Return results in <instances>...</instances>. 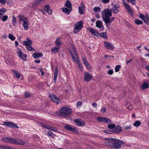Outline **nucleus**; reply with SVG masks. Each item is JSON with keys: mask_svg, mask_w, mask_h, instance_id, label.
<instances>
[{"mask_svg": "<svg viewBox=\"0 0 149 149\" xmlns=\"http://www.w3.org/2000/svg\"><path fill=\"white\" fill-rule=\"evenodd\" d=\"M106 140L108 141L105 143L107 146L116 149L120 148L124 143L123 141L114 138H108Z\"/></svg>", "mask_w": 149, "mask_h": 149, "instance_id": "1", "label": "nucleus"}, {"mask_svg": "<svg viewBox=\"0 0 149 149\" xmlns=\"http://www.w3.org/2000/svg\"><path fill=\"white\" fill-rule=\"evenodd\" d=\"M112 12L111 10L108 8L104 9L102 13V17L103 21L106 23L107 20H109V17H111Z\"/></svg>", "mask_w": 149, "mask_h": 149, "instance_id": "2", "label": "nucleus"}, {"mask_svg": "<svg viewBox=\"0 0 149 149\" xmlns=\"http://www.w3.org/2000/svg\"><path fill=\"white\" fill-rule=\"evenodd\" d=\"M72 112V111L71 109L66 107H62L60 110V113L65 116H67L70 114Z\"/></svg>", "mask_w": 149, "mask_h": 149, "instance_id": "3", "label": "nucleus"}, {"mask_svg": "<svg viewBox=\"0 0 149 149\" xmlns=\"http://www.w3.org/2000/svg\"><path fill=\"white\" fill-rule=\"evenodd\" d=\"M83 22L81 21L77 22L74 26V33H77L80 31L83 28Z\"/></svg>", "mask_w": 149, "mask_h": 149, "instance_id": "4", "label": "nucleus"}, {"mask_svg": "<svg viewBox=\"0 0 149 149\" xmlns=\"http://www.w3.org/2000/svg\"><path fill=\"white\" fill-rule=\"evenodd\" d=\"M51 101L55 102L56 104H59L61 102V100L59 97L53 94H51L49 96Z\"/></svg>", "mask_w": 149, "mask_h": 149, "instance_id": "5", "label": "nucleus"}, {"mask_svg": "<svg viewBox=\"0 0 149 149\" xmlns=\"http://www.w3.org/2000/svg\"><path fill=\"white\" fill-rule=\"evenodd\" d=\"M75 124L78 126H82L84 125V121L80 118L75 119L74 120Z\"/></svg>", "mask_w": 149, "mask_h": 149, "instance_id": "6", "label": "nucleus"}, {"mask_svg": "<svg viewBox=\"0 0 149 149\" xmlns=\"http://www.w3.org/2000/svg\"><path fill=\"white\" fill-rule=\"evenodd\" d=\"M97 120L102 122H105L106 123H109L111 122V120L106 118L99 117L97 118Z\"/></svg>", "mask_w": 149, "mask_h": 149, "instance_id": "7", "label": "nucleus"}, {"mask_svg": "<svg viewBox=\"0 0 149 149\" xmlns=\"http://www.w3.org/2000/svg\"><path fill=\"white\" fill-rule=\"evenodd\" d=\"M3 125L8 126L9 127L15 128H19V127L17 126V124L12 122H4L3 123Z\"/></svg>", "mask_w": 149, "mask_h": 149, "instance_id": "8", "label": "nucleus"}, {"mask_svg": "<svg viewBox=\"0 0 149 149\" xmlns=\"http://www.w3.org/2000/svg\"><path fill=\"white\" fill-rule=\"evenodd\" d=\"M17 53L19 57L24 61L26 60V57L27 55L24 53H22L21 51L19 50L18 52H17Z\"/></svg>", "mask_w": 149, "mask_h": 149, "instance_id": "9", "label": "nucleus"}, {"mask_svg": "<svg viewBox=\"0 0 149 149\" xmlns=\"http://www.w3.org/2000/svg\"><path fill=\"white\" fill-rule=\"evenodd\" d=\"M120 8V6L118 4H116L114 5L113 6L112 8L111 11L112 10L113 13L115 14H117L118 13L119 9Z\"/></svg>", "mask_w": 149, "mask_h": 149, "instance_id": "10", "label": "nucleus"}, {"mask_svg": "<svg viewBox=\"0 0 149 149\" xmlns=\"http://www.w3.org/2000/svg\"><path fill=\"white\" fill-rule=\"evenodd\" d=\"M72 126L73 125H65L64 126V128L67 130L73 132H75L77 131V130L75 128V127Z\"/></svg>", "mask_w": 149, "mask_h": 149, "instance_id": "11", "label": "nucleus"}, {"mask_svg": "<svg viewBox=\"0 0 149 149\" xmlns=\"http://www.w3.org/2000/svg\"><path fill=\"white\" fill-rule=\"evenodd\" d=\"M85 6L84 4L82 3H81L80 6H79L78 10L79 14L83 15L84 14V11L85 10Z\"/></svg>", "mask_w": 149, "mask_h": 149, "instance_id": "12", "label": "nucleus"}, {"mask_svg": "<svg viewBox=\"0 0 149 149\" xmlns=\"http://www.w3.org/2000/svg\"><path fill=\"white\" fill-rule=\"evenodd\" d=\"M92 78V76L88 72L84 73V80L86 81H89Z\"/></svg>", "mask_w": 149, "mask_h": 149, "instance_id": "13", "label": "nucleus"}, {"mask_svg": "<svg viewBox=\"0 0 149 149\" xmlns=\"http://www.w3.org/2000/svg\"><path fill=\"white\" fill-rule=\"evenodd\" d=\"M104 45L105 47L110 50H113L114 49L113 46L110 42H104Z\"/></svg>", "mask_w": 149, "mask_h": 149, "instance_id": "14", "label": "nucleus"}, {"mask_svg": "<svg viewBox=\"0 0 149 149\" xmlns=\"http://www.w3.org/2000/svg\"><path fill=\"white\" fill-rule=\"evenodd\" d=\"M123 4L126 9L130 12L131 15H133V12L130 7L125 1L123 2Z\"/></svg>", "mask_w": 149, "mask_h": 149, "instance_id": "15", "label": "nucleus"}, {"mask_svg": "<svg viewBox=\"0 0 149 149\" xmlns=\"http://www.w3.org/2000/svg\"><path fill=\"white\" fill-rule=\"evenodd\" d=\"M96 27L101 30H102L104 29L102 22V21L100 20L97 21L96 22Z\"/></svg>", "mask_w": 149, "mask_h": 149, "instance_id": "16", "label": "nucleus"}, {"mask_svg": "<svg viewBox=\"0 0 149 149\" xmlns=\"http://www.w3.org/2000/svg\"><path fill=\"white\" fill-rule=\"evenodd\" d=\"M25 143L24 141L19 139L15 138L14 144L17 145H23Z\"/></svg>", "mask_w": 149, "mask_h": 149, "instance_id": "17", "label": "nucleus"}, {"mask_svg": "<svg viewBox=\"0 0 149 149\" xmlns=\"http://www.w3.org/2000/svg\"><path fill=\"white\" fill-rule=\"evenodd\" d=\"M58 69L57 67L55 68L54 72V83H56V79L58 76Z\"/></svg>", "mask_w": 149, "mask_h": 149, "instance_id": "18", "label": "nucleus"}, {"mask_svg": "<svg viewBox=\"0 0 149 149\" xmlns=\"http://www.w3.org/2000/svg\"><path fill=\"white\" fill-rule=\"evenodd\" d=\"M114 128L113 130V132L115 133H119L122 131V128L120 126H116Z\"/></svg>", "mask_w": 149, "mask_h": 149, "instance_id": "19", "label": "nucleus"}, {"mask_svg": "<svg viewBox=\"0 0 149 149\" xmlns=\"http://www.w3.org/2000/svg\"><path fill=\"white\" fill-rule=\"evenodd\" d=\"M88 30L93 35L96 36H98V33L94 29H93V28H89L88 29Z\"/></svg>", "mask_w": 149, "mask_h": 149, "instance_id": "20", "label": "nucleus"}, {"mask_svg": "<svg viewBox=\"0 0 149 149\" xmlns=\"http://www.w3.org/2000/svg\"><path fill=\"white\" fill-rule=\"evenodd\" d=\"M82 60L86 67L88 70L91 67L90 65L87 62L86 58L85 57H83L82 58Z\"/></svg>", "mask_w": 149, "mask_h": 149, "instance_id": "21", "label": "nucleus"}, {"mask_svg": "<svg viewBox=\"0 0 149 149\" xmlns=\"http://www.w3.org/2000/svg\"><path fill=\"white\" fill-rule=\"evenodd\" d=\"M32 44V41L30 39H27L26 41H24L23 42V44L25 46L31 45Z\"/></svg>", "mask_w": 149, "mask_h": 149, "instance_id": "22", "label": "nucleus"}, {"mask_svg": "<svg viewBox=\"0 0 149 149\" xmlns=\"http://www.w3.org/2000/svg\"><path fill=\"white\" fill-rule=\"evenodd\" d=\"M33 57L35 59H36L39 57H42V54L40 53H34L32 55Z\"/></svg>", "mask_w": 149, "mask_h": 149, "instance_id": "23", "label": "nucleus"}, {"mask_svg": "<svg viewBox=\"0 0 149 149\" xmlns=\"http://www.w3.org/2000/svg\"><path fill=\"white\" fill-rule=\"evenodd\" d=\"M44 9L45 11L49 15H50L52 14V11L50 9L49 6V5H47L45 6Z\"/></svg>", "mask_w": 149, "mask_h": 149, "instance_id": "24", "label": "nucleus"}, {"mask_svg": "<svg viewBox=\"0 0 149 149\" xmlns=\"http://www.w3.org/2000/svg\"><path fill=\"white\" fill-rule=\"evenodd\" d=\"M7 11V10L4 8L0 9V20L1 19L2 16L5 14Z\"/></svg>", "mask_w": 149, "mask_h": 149, "instance_id": "25", "label": "nucleus"}, {"mask_svg": "<svg viewBox=\"0 0 149 149\" xmlns=\"http://www.w3.org/2000/svg\"><path fill=\"white\" fill-rule=\"evenodd\" d=\"M72 10V9H70L68 8H63L62 9V11L63 12L67 13L68 15H69L70 13L71 12Z\"/></svg>", "mask_w": 149, "mask_h": 149, "instance_id": "26", "label": "nucleus"}, {"mask_svg": "<svg viewBox=\"0 0 149 149\" xmlns=\"http://www.w3.org/2000/svg\"><path fill=\"white\" fill-rule=\"evenodd\" d=\"M18 17L19 18V21H22L23 23L28 21L27 18L21 15H19Z\"/></svg>", "mask_w": 149, "mask_h": 149, "instance_id": "27", "label": "nucleus"}, {"mask_svg": "<svg viewBox=\"0 0 149 149\" xmlns=\"http://www.w3.org/2000/svg\"><path fill=\"white\" fill-rule=\"evenodd\" d=\"M61 37H60L58 38L55 41V43L57 46H60L62 44L61 42H60V40L61 39Z\"/></svg>", "mask_w": 149, "mask_h": 149, "instance_id": "28", "label": "nucleus"}, {"mask_svg": "<svg viewBox=\"0 0 149 149\" xmlns=\"http://www.w3.org/2000/svg\"><path fill=\"white\" fill-rule=\"evenodd\" d=\"M149 87V84L146 82L144 83L141 86V88L143 90H144L146 88H148Z\"/></svg>", "mask_w": 149, "mask_h": 149, "instance_id": "29", "label": "nucleus"}, {"mask_svg": "<svg viewBox=\"0 0 149 149\" xmlns=\"http://www.w3.org/2000/svg\"><path fill=\"white\" fill-rule=\"evenodd\" d=\"M59 48L60 47L58 46L55 47L51 49V51L53 53H57L58 52Z\"/></svg>", "mask_w": 149, "mask_h": 149, "instance_id": "30", "label": "nucleus"}, {"mask_svg": "<svg viewBox=\"0 0 149 149\" xmlns=\"http://www.w3.org/2000/svg\"><path fill=\"white\" fill-rule=\"evenodd\" d=\"M72 3L69 1H67L66 2V3L65 4V6L68 8L72 9Z\"/></svg>", "mask_w": 149, "mask_h": 149, "instance_id": "31", "label": "nucleus"}, {"mask_svg": "<svg viewBox=\"0 0 149 149\" xmlns=\"http://www.w3.org/2000/svg\"><path fill=\"white\" fill-rule=\"evenodd\" d=\"M76 62L77 63L79 69H80V70H82V66L79 58H77V59H76Z\"/></svg>", "mask_w": 149, "mask_h": 149, "instance_id": "32", "label": "nucleus"}, {"mask_svg": "<svg viewBox=\"0 0 149 149\" xmlns=\"http://www.w3.org/2000/svg\"><path fill=\"white\" fill-rule=\"evenodd\" d=\"M13 73L15 74L16 77L18 79H19L20 77V74L19 72L14 70H12Z\"/></svg>", "mask_w": 149, "mask_h": 149, "instance_id": "33", "label": "nucleus"}, {"mask_svg": "<svg viewBox=\"0 0 149 149\" xmlns=\"http://www.w3.org/2000/svg\"><path fill=\"white\" fill-rule=\"evenodd\" d=\"M9 137H3L2 138V139H1L2 141L5 143H9Z\"/></svg>", "mask_w": 149, "mask_h": 149, "instance_id": "34", "label": "nucleus"}, {"mask_svg": "<svg viewBox=\"0 0 149 149\" xmlns=\"http://www.w3.org/2000/svg\"><path fill=\"white\" fill-rule=\"evenodd\" d=\"M29 23L28 21L23 23V26L25 29H28Z\"/></svg>", "mask_w": 149, "mask_h": 149, "instance_id": "35", "label": "nucleus"}, {"mask_svg": "<svg viewBox=\"0 0 149 149\" xmlns=\"http://www.w3.org/2000/svg\"><path fill=\"white\" fill-rule=\"evenodd\" d=\"M109 17V20H107L106 24L107 25V24H111L112 21L114 20L115 19V18L113 17H112L111 18Z\"/></svg>", "mask_w": 149, "mask_h": 149, "instance_id": "36", "label": "nucleus"}, {"mask_svg": "<svg viewBox=\"0 0 149 149\" xmlns=\"http://www.w3.org/2000/svg\"><path fill=\"white\" fill-rule=\"evenodd\" d=\"M12 24L14 26H15L17 24V22L16 21V18L14 16H13Z\"/></svg>", "mask_w": 149, "mask_h": 149, "instance_id": "37", "label": "nucleus"}, {"mask_svg": "<svg viewBox=\"0 0 149 149\" xmlns=\"http://www.w3.org/2000/svg\"><path fill=\"white\" fill-rule=\"evenodd\" d=\"M134 22L137 25L141 24H142L143 23L142 21L136 19H135Z\"/></svg>", "mask_w": 149, "mask_h": 149, "instance_id": "38", "label": "nucleus"}, {"mask_svg": "<svg viewBox=\"0 0 149 149\" xmlns=\"http://www.w3.org/2000/svg\"><path fill=\"white\" fill-rule=\"evenodd\" d=\"M15 138L10 137L9 138V143L14 144Z\"/></svg>", "mask_w": 149, "mask_h": 149, "instance_id": "39", "label": "nucleus"}, {"mask_svg": "<svg viewBox=\"0 0 149 149\" xmlns=\"http://www.w3.org/2000/svg\"><path fill=\"white\" fill-rule=\"evenodd\" d=\"M141 124V123L139 120H137L135 121L134 125V126L138 127Z\"/></svg>", "mask_w": 149, "mask_h": 149, "instance_id": "40", "label": "nucleus"}, {"mask_svg": "<svg viewBox=\"0 0 149 149\" xmlns=\"http://www.w3.org/2000/svg\"><path fill=\"white\" fill-rule=\"evenodd\" d=\"M139 17L142 19L145 22H146V19L145 18V15L142 14H140L139 15Z\"/></svg>", "mask_w": 149, "mask_h": 149, "instance_id": "41", "label": "nucleus"}, {"mask_svg": "<svg viewBox=\"0 0 149 149\" xmlns=\"http://www.w3.org/2000/svg\"><path fill=\"white\" fill-rule=\"evenodd\" d=\"M100 36L101 37L105 38L107 39V34L105 32H102L100 33Z\"/></svg>", "mask_w": 149, "mask_h": 149, "instance_id": "42", "label": "nucleus"}, {"mask_svg": "<svg viewBox=\"0 0 149 149\" xmlns=\"http://www.w3.org/2000/svg\"><path fill=\"white\" fill-rule=\"evenodd\" d=\"M40 2L39 0H36L33 3L32 6L33 7H35L37 5L40 3Z\"/></svg>", "mask_w": 149, "mask_h": 149, "instance_id": "43", "label": "nucleus"}, {"mask_svg": "<svg viewBox=\"0 0 149 149\" xmlns=\"http://www.w3.org/2000/svg\"><path fill=\"white\" fill-rule=\"evenodd\" d=\"M2 20L3 22L6 21L8 18V17L6 15H3L2 17Z\"/></svg>", "mask_w": 149, "mask_h": 149, "instance_id": "44", "label": "nucleus"}, {"mask_svg": "<svg viewBox=\"0 0 149 149\" xmlns=\"http://www.w3.org/2000/svg\"><path fill=\"white\" fill-rule=\"evenodd\" d=\"M121 67V65H118L116 66L115 68V72H118L119 71V69Z\"/></svg>", "mask_w": 149, "mask_h": 149, "instance_id": "45", "label": "nucleus"}, {"mask_svg": "<svg viewBox=\"0 0 149 149\" xmlns=\"http://www.w3.org/2000/svg\"><path fill=\"white\" fill-rule=\"evenodd\" d=\"M41 125H42V126L43 127L45 128H46V129L50 130V129L51 128V126H49L48 125H44L42 124H40Z\"/></svg>", "mask_w": 149, "mask_h": 149, "instance_id": "46", "label": "nucleus"}, {"mask_svg": "<svg viewBox=\"0 0 149 149\" xmlns=\"http://www.w3.org/2000/svg\"><path fill=\"white\" fill-rule=\"evenodd\" d=\"M47 134L49 136H51L52 137H54L55 136V135L53 134V133L52 132L50 131H48V132L47 133Z\"/></svg>", "mask_w": 149, "mask_h": 149, "instance_id": "47", "label": "nucleus"}, {"mask_svg": "<svg viewBox=\"0 0 149 149\" xmlns=\"http://www.w3.org/2000/svg\"><path fill=\"white\" fill-rule=\"evenodd\" d=\"M100 10V8L99 7H95L93 10L95 13L99 11Z\"/></svg>", "mask_w": 149, "mask_h": 149, "instance_id": "48", "label": "nucleus"}, {"mask_svg": "<svg viewBox=\"0 0 149 149\" xmlns=\"http://www.w3.org/2000/svg\"><path fill=\"white\" fill-rule=\"evenodd\" d=\"M27 50L29 51H31L33 50V47L31 45L26 46Z\"/></svg>", "mask_w": 149, "mask_h": 149, "instance_id": "49", "label": "nucleus"}, {"mask_svg": "<svg viewBox=\"0 0 149 149\" xmlns=\"http://www.w3.org/2000/svg\"><path fill=\"white\" fill-rule=\"evenodd\" d=\"M8 38L9 39H10L12 40H14L15 39V37H14L12 34H9V35Z\"/></svg>", "mask_w": 149, "mask_h": 149, "instance_id": "50", "label": "nucleus"}, {"mask_svg": "<svg viewBox=\"0 0 149 149\" xmlns=\"http://www.w3.org/2000/svg\"><path fill=\"white\" fill-rule=\"evenodd\" d=\"M127 1L129 2H130L132 5H134L135 4L136 2V0H127Z\"/></svg>", "mask_w": 149, "mask_h": 149, "instance_id": "51", "label": "nucleus"}, {"mask_svg": "<svg viewBox=\"0 0 149 149\" xmlns=\"http://www.w3.org/2000/svg\"><path fill=\"white\" fill-rule=\"evenodd\" d=\"M115 125L114 124H111L109 125H108V128L110 129H113L115 127Z\"/></svg>", "mask_w": 149, "mask_h": 149, "instance_id": "52", "label": "nucleus"}, {"mask_svg": "<svg viewBox=\"0 0 149 149\" xmlns=\"http://www.w3.org/2000/svg\"><path fill=\"white\" fill-rule=\"evenodd\" d=\"M82 103L81 101L78 102L77 104V107L78 108L80 107H81V106L82 105Z\"/></svg>", "mask_w": 149, "mask_h": 149, "instance_id": "53", "label": "nucleus"}, {"mask_svg": "<svg viewBox=\"0 0 149 149\" xmlns=\"http://www.w3.org/2000/svg\"><path fill=\"white\" fill-rule=\"evenodd\" d=\"M50 130L53 131L55 132H56L58 131V130L56 128L54 127H52V126L50 129Z\"/></svg>", "mask_w": 149, "mask_h": 149, "instance_id": "54", "label": "nucleus"}, {"mask_svg": "<svg viewBox=\"0 0 149 149\" xmlns=\"http://www.w3.org/2000/svg\"><path fill=\"white\" fill-rule=\"evenodd\" d=\"M7 0H0V3L2 5H4L5 4Z\"/></svg>", "mask_w": 149, "mask_h": 149, "instance_id": "55", "label": "nucleus"}, {"mask_svg": "<svg viewBox=\"0 0 149 149\" xmlns=\"http://www.w3.org/2000/svg\"><path fill=\"white\" fill-rule=\"evenodd\" d=\"M106 111V109L104 107L102 108L101 109V111L103 113H104Z\"/></svg>", "mask_w": 149, "mask_h": 149, "instance_id": "56", "label": "nucleus"}, {"mask_svg": "<svg viewBox=\"0 0 149 149\" xmlns=\"http://www.w3.org/2000/svg\"><path fill=\"white\" fill-rule=\"evenodd\" d=\"M64 143L66 146H68L70 143V142L68 140H66L64 141Z\"/></svg>", "mask_w": 149, "mask_h": 149, "instance_id": "57", "label": "nucleus"}, {"mask_svg": "<svg viewBox=\"0 0 149 149\" xmlns=\"http://www.w3.org/2000/svg\"><path fill=\"white\" fill-rule=\"evenodd\" d=\"M39 70L40 72L41 73L40 75L42 76L44 75V73L43 70H42V68H40Z\"/></svg>", "mask_w": 149, "mask_h": 149, "instance_id": "58", "label": "nucleus"}, {"mask_svg": "<svg viewBox=\"0 0 149 149\" xmlns=\"http://www.w3.org/2000/svg\"><path fill=\"white\" fill-rule=\"evenodd\" d=\"M113 71L112 70H109L107 72L108 74L110 75H111L113 73Z\"/></svg>", "mask_w": 149, "mask_h": 149, "instance_id": "59", "label": "nucleus"}, {"mask_svg": "<svg viewBox=\"0 0 149 149\" xmlns=\"http://www.w3.org/2000/svg\"><path fill=\"white\" fill-rule=\"evenodd\" d=\"M24 95L25 97L26 98L29 97L30 95V94L27 92H25Z\"/></svg>", "mask_w": 149, "mask_h": 149, "instance_id": "60", "label": "nucleus"}, {"mask_svg": "<svg viewBox=\"0 0 149 149\" xmlns=\"http://www.w3.org/2000/svg\"><path fill=\"white\" fill-rule=\"evenodd\" d=\"M110 0H102V2L104 3H108Z\"/></svg>", "mask_w": 149, "mask_h": 149, "instance_id": "61", "label": "nucleus"}, {"mask_svg": "<svg viewBox=\"0 0 149 149\" xmlns=\"http://www.w3.org/2000/svg\"><path fill=\"white\" fill-rule=\"evenodd\" d=\"M74 52V55L75 56V57L77 59V58H78V54H77V51H74V52Z\"/></svg>", "mask_w": 149, "mask_h": 149, "instance_id": "62", "label": "nucleus"}, {"mask_svg": "<svg viewBox=\"0 0 149 149\" xmlns=\"http://www.w3.org/2000/svg\"><path fill=\"white\" fill-rule=\"evenodd\" d=\"M92 105L93 106H94L95 108H97V104L96 103H95V102H93V103H92Z\"/></svg>", "mask_w": 149, "mask_h": 149, "instance_id": "63", "label": "nucleus"}, {"mask_svg": "<svg viewBox=\"0 0 149 149\" xmlns=\"http://www.w3.org/2000/svg\"><path fill=\"white\" fill-rule=\"evenodd\" d=\"M145 18L147 19V20H148L149 19V16L148 14H146L145 15Z\"/></svg>", "mask_w": 149, "mask_h": 149, "instance_id": "64", "label": "nucleus"}]
</instances>
